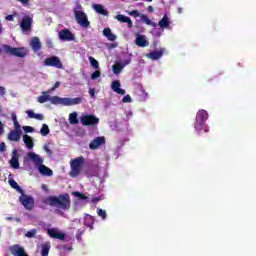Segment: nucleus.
<instances>
[{
	"label": "nucleus",
	"mask_w": 256,
	"mask_h": 256,
	"mask_svg": "<svg viewBox=\"0 0 256 256\" xmlns=\"http://www.w3.org/2000/svg\"><path fill=\"white\" fill-rule=\"evenodd\" d=\"M47 203L50 207H57L58 209H62V211H69L71 209V196L69 193L50 196L47 198Z\"/></svg>",
	"instance_id": "nucleus-1"
},
{
	"label": "nucleus",
	"mask_w": 256,
	"mask_h": 256,
	"mask_svg": "<svg viewBox=\"0 0 256 256\" xmlns=\"http://www.w3.org/2000/svg\"><path fill=\"white\" fill-rule=\"evenodd\" d=\"M2 49L6 55H10L11 57H20V59L27 57L29 54V50L25 47H12L4 44Z\"/></svg>",
	"instance_id": "nucleus-2"
},
{
	"label": "nucleus",
	"mask_w": 256,
	"mask_h": 256,
	"mask_svg": "<svg viewBox=\"0 0 256 256\" xmlns=\"http://www.w3.org/2000/svg\"><path fill=\"white\" fill-rule=\"evenodd\" d=\"M85 163V158L83 156L74 158L70 162V172L69 175L72 178L79 177L81 175V171H83V164Z\"/></svg>",
	"instance_id": "nucleus-3"
},
{
	"label": "nucleus",
	"mask_w": 256,
	"mask_h": 256,
	"mask_svg": "<svg viewBox=\"0 0 256 256\" xmlns=\"http://www.w3.org/2000/svg\"><path fill=\"white\" fill-rule=\"evenodd\" d=\"M209 119V113L206 110H200L196 116V122L194 124L195 131L201 133L205 129V121Z\"/></svg>",
	"instance_id": "nucleus-4"
},
{
	"label": "nucleus",
	"mask_w": 256,
	"mask_h": 256,
	"mask_svg": "<svg viewBox=\"0 0 256 256\" xmlns=\"http://www.w3.org/2000/svg\"><path fill=\"white\" fill-rule=\"evenodd\" d=\"M80 121L84 127H95V125H99V118L93 114L83 115Z\"/></svg>",
	"instance_id": "nucleus-5"
},
{
	"label": "nucleus",
	"mask_w": 256,
	"mask_h": 256,
	"mask_svg": "<svg viewBox=\"0 0 256 256\" xmlns=\"http://www.w3.org/2000/svg\"><path fill=\"white\" fill-rule=\"evenodd\" d=\"M19 201L27 211H32L33 207H35V199L32 196L25 194V191H23L22 196L19 197Z\"/></svg>",
	"instance_id": "nucleus-6"
},
{
	"label": "nucleus",
	"mask_w": 256,
	"mask_h": 256,
	"mask_svg": "<svg viewBox=\"0 0 256 256\" xmlns=\"http://www.w3.org/2000/svg\"><path fill=\"white\" fill-rule=\"evenodd\" d=\"M75 19L77 21L78 25H81V27H89L91 25V22H89V19H87V14L81 10L74 11Z\"/></svg>",
	"instance_id": "nucleus-7"
},
{
	"label": "nucleus",
	"mask_w": 256,
	"mask_h": 256,
	"mask_svg": "<svg viewBox=\"0 0 256 256\" xmlns=\"http://www.w3.org/2000/svg\"><path fill=\"white\" fill-rule=\"evenodd\" d=\"M44 65L46 67H55L56 69H63V62L57 56H51L50 58H46L44 60Z\"/></svg>",
	"instance_id": "nucleus-8"
},
{
	"label": "nucleus",
	"mask_w": 256,
	"mask_h": 256,
	"mask_svg": "<svg viewBox=\"0 0 256 256\" xmlns=\"http://www.w3.org/2000/svg\"><path fill=\"white\" fill-rule=\"evenodd\" d=\"M9 251L13 256H29V254L25 251V248L19 244H14L9 247Z\"/></svg>",
	"instance_id": "nucleus-9"
},
{
	"label": "nucleus",
	"mask_w": 256,
	"mask_h": 256,
	"mask_svg": "<svg viewBox=\"0 0 256 256\" xmlns=\"http://www.w3.org/2000/svg\"><path fill=\"white\" fill-rule=\"evenodd\" d=\"M33 26V18L29 15H25L22 18V21L20 23V27L22 31H31V27Z\"/></svg>",
	"instance_id": "nucleus-10"
},
{
	"label": "nucleus",
	"mask_w": 256,
	"mask_h": 256,
	"mask_svg": "<svg viewBox=\"0 0 256 256\" xmlns=\"http://www.w3.org/2000/svg\"><path fill=\"white\" fill-rule=\"evenodd\" d=\"M59 39L61 41H75V35L69 29H63L59 32Z\"/></svg>",
	"instance_id": "nucleus-11"
},
{
	"label": "nucleus",
	"mask_w": 256,
	"mask_h": 256,
	"mask_svg": "<svg viewBox=\"0 0 256 256\" xmlns=\"http://www.w3.org/2000/svg\"><path fill=\"white\" fill-rule=\"evenodd\" d=\"M47 234L52 239H59L60 241L65 240V235L63 233H61L59 230H57V228H49L47 230Z\"/></svg>",
	"instance_id": "nucleus-12"
},
{
	"label": "nucleus",
	"mask_w": 256,
	"mask_h": 256,
	"mask_svg": "<svg viewBox=\"0 0 256 256\" xmlns=\"http://www.w3.org/2000/svg\"><path fill=\"white\" fill-rule=\"evenodd\" d=\"M21 135H23V132L11 130L7 135V139L8 141H14L15 143H19L21 141Z\"/></svg>",
	"instance_id": "nucleus-13"
},
{
	"label": "nucleus",
	"mask_w": 256,
	"mask_h": 256,
	"mask_svg": "<svg viewBox=\"0 0 256 256\" xmlns=\"http://www.w3.org/2000/svg\"><path fill=\"white\" fill-rule=\"evenodd\" d=\"M101 145H105V137H96L90 142L89 148L92 150H95V149H99Z\"/></svg>",
	"instance_id": "nucleus-14"
},
{
	"label": "nucleus",
	"mask_w": 256,
	"mask_h": 256,
	"mask_svg": "<svg viewBox=\"0 0 256 256\" xmlns=\"http://www.w3.org/2000/svg\"><path fill=\"white\" fill-rule=\"evenodd\" d=\"M10 167H12V169H19V153L17 152V149H14L12 151V158L10 159Z\"/></svg>",
	"instance_id": "nucleus-15"
},
{
	"label": "nucleus",
	"mask_w": 256,
	"mask_h": 256,
	"mask_svg": "<svg viewBox=\"0 0 256 256\" xmlns=\"http://www.w3.org/2000/svg\"><path fill=\"white\" fill-rule=\"evenodd\" d=\"M164 53H165V49L161 48L159 51H153L146 54V57H148V59H152V61H157L158 59L163 57Z\"/></svg>",
	"instance_id": "nucleus-16"
},
{
	"label": "nucleus",
	"mask_w": 256,
	"mask_h": 256,
	"mask_svg": "<svg viewBox=\"0 0 256 256\" xmlns=\"http://www.w3.org/2000/svg\"><path fill=\"white\" fill-rule=\"evenodd\" d=\"M28 158H30L31 161L36 165V167H39L40 165H43V158L39 156L38 154L34 152L28 153Z\"/></svg>",
	"instance_id": "nucleus-17"
},
{
	"label": "nucleus",
	"mask_w": 256,
	"mask_h": 256,
	"mask_svg": "<svg viewBox=\"0 0 256 256\" xmlns=\"http://www.w3.org/2000/svg\"><path fill=\"white\" fill-rule=\"evenodd\" d=\"M111 89L114 93H118V95H125V89H121V82L119 80L112 82Z\"/></svg>",
	"instance_id": "nucleus-18"
},
{
	"label": "nucleus",
	"mask_w": 256,
	"mask_h": 256,
	"mask_svg": "<svg viewBox=\"0 0 256 256\" xmlns=\"http://www.w3.org/2000/svg\"><path fill=\"white\" fill-rule=\"evenodd\" d=\"M83 103V98H66L65 100V107H71L73 105H81Z\"/></svg>",
	"instance_id": "nucleus-19"
},
{
	"label": "nucleus",
	"mask_w": 256,
	"mask_h": 256,
	"mask_svg": "<svg viewBox=\"0 0 256 256\" xmlns=\"http://www.w3.org/2000/svg\"><path fill=\"white\" fill-rule=\"evenodd\" d=\"M116 19H117V21H120V23H127L129 29H131L133 27V21H131V18H129L123 14L117 15Z\"/></svg>",
	"instance_id": "nucleus-20"
},
{
	"label": "nucleus",
	"mask_w": 256,
	"mask_h": 256,
	"mask_svg": "<svg viewBox=\"0 0 256 256\" xmlns=\"http://www.w3.org/2000/svg\"><path fill=\"white\" fill-rule=\"evenodd\" d=\"M23 142L25 146L29 149V151H31V149H33V147L35 146V142H33V137L27 134L23 135Z\"/></svg>",
	"instance_id": "nucleus-21"
},
{
	"label": "nucleus",
	"mask_w": 256,
	"mask_h": 256,
	"mask_svg": "<svg viewBox=\"0 0 256 256\" xmlns=\"http://www.w3.org/2000/svg\"><path fill=\"white\" fill-rule=\"evenodd\" d=\"M135 43L138 47H148L149 42L147 41V38L143 35H138L136 37Z\"/></svg>",
	"instance_id": "nucleus-22"
},
{
	"label": "nucleus",
	"mask_w": 256,
	"mask_h": 256,
	"mask_svg": "<svg viewBox=\"0 0 256 256\" xmlns=\"http://www.w3.org/2000/svg\"><path fill=\"white\" fill-rule=\"evenodd\" d=\"M30 46L33 49V51H40L41 41L39 40V37H33L30 41Z\"/></svg>",
	"instance_id": "nucleus-23"
},
{
	"label": "nucleus",
	"mask_w": 256,
	"mask_h": 256,
	"mask_svg": "<svg viewBox=\"0 0 256 256\" xmlns=\"http://www.w3.org/2000/svg\"><path fill=\"white\" fill-rule=\"evenodd\" d=\"M38 170L41 175H46L47 177H51L53 175V170L43 164L38 167Z\"/></svg>",
	"instance_id": "nucleus-24"
},
{
	"label": "nucleus",
	"mask_w": 256,
	"mask_h": 256,
	"mask_svg": "<svg viewBox=\"0 0 256 256\" xmlns=\"http://www.w3.org/2000/svg\"><path fill=\"white\" fill-rule=\"evenodd\" d=\"M65 101L66 98H61L59 96L50 97V102L52 103V105H64L65 107Z\"/></svg>",
	"instance_id": "nucleus-25"
},
{
	"label": "nucleus",
	"mask_w": 256,
	"mask_h": 256,
	"mask_svg": "<svg viewBox=\"0 0 256 256\" xmlns=\"http://www.w3.org/2000/svg\"><path fill=\"white\" fill-rule=\"evenodd\" d=\"M94 224H95V219H93V216L87 214L84 218L85 227H89V229H93Z\"/></svg>",
	"instance_id": "nucleus-26"
},
{
	"label": "nucleus",
	"mask_w": 256,
	"mask_h": 256,
	"mask_svg": "<svg viewBox=\"0 0 256 256\" xmlns=\"http://www.w3.org/2000/svg\"><path fill=\"white\" fill-rule=\"evenodd\" d=\"M169 23V16H167V14H164L158 25L161 29H167V27H169Z\"/></svg>",
	"instance_id": "nucleus-27"
},
{
	"label": "nucleus",
	"mask_w": 256,
	"mask_h": 256,
	"mask_svg": "<svg viewBox=\"0 0 256 256\" xmlns=\"http://www.w3.org/2000/svg\"><path fill=\"white\" fill-rule=\"evenodd\" d=\"M26 113L29 119H37V121H43L44 119L43 114H35L33 110H27Z\"/></svg>",
	"instance_id": "nucleus-28"
},
{
	"label": "nucleus",
	"mask_w": 256,
	"mask_h": 256,
	"mask_svg": "<svg viewBox=\"0 0 256 256\" xmlns=\"http://www.w3.org/2000/svg\"><path fill=\"white\" fill-rule=\"evenodd\" d=\"M103 35L107 37L108 41H115L117 39V36L111 33V28H104Z\"/></svg>",
	"instance_id": "nucleus-29"
},
{
	"label": "nucleus",
	"mask_w": 256,
	"mask_h": 256,
	"mask_svg": "<svg viewBox=\"0 0 256 256\" xmlns=\"http://www.w3.org/2000/svg\"><path fill=\"white\" fill-rule=\"evenodd\" d=\"M8 183L10 185V187H12V189H15L18 193H20L21 195H23V190L21 189V186H19V184L17 183V181L13 180V179H9Z\"/></svg>",
	"instance_id": "nucleus-30"
},
{
	"label": "nucleus",
	"mask_w": 256,
	"mask_h": 256,
	"mask_svg": "<svg viewBox=\"0 0 256 256\" xmlns=\"http://www.w3.org/2000/svg\"><path fill=\"white\" fill-rule=\"evenodd\" d=\"M93 9L96 13H99V15H107V10H105V7L101 4H94Z\"/></svg>",
	"instance_id": "nucleus-31"
},
{
	"label": "nucleus",
	"mask_w": 256,
	"mask_h": 256,
	"mask_svg": "<svg viewBox=\"0 0 256 256\" xmlns=\"http://www.w3.org/2000/svg\"><path fill=\"white\" fill-rule=\"evenodd\" d=\"M49 251H51V244L45 243L41 245V255L42 256H49Z\"/></svg>",
	"instance_id": "nucleus-32"
},
{
	"label": "nucleus",
	"mask_w": 256,
	"mask_h": 256,
	"mask_svg": "<svg viewBox=\"0 0 256 256\" xmlns=\"http://www.w3.org/2000/svg\"><path fill=\"white\" fill-rule=\"evenodd\" d=\"M125 67V65H122L119 62H116L113 66H112V71L115 75H119V73H121V71H123V68Z\"/></svg>",
	"instance_id": "nucleus-33"
},
{
	"label": "nucleus",
	"mask_w": 256,
	"mask_h": 256,
	"mask_svg": "<svg viewBox=\"0 0 256 256\" xmlns=\"http://www.w3.org/2000/svg\"><path fill=\"white\" fill-rule=\"evenodd\" d=\"M141 21H143V23H145L146 25H151V27H157V24L153 21H151V19H149V17H147V15L142 14L140 16Z\"/></svg>",
	"instance_id": "nucleus-34"
},
{
	"label": "nucleus",
	"mask_w": 256,
	"mask_h": 256,
	"mask_svg": "<svg viewBox=\"0 0 256 256\" xmlns=\"http://www.w3.org/2000/svg\"><path fill=\"white\" fill-rule=\"evenodd\" d=\"M42 94H43V95H41V96H39V97L37 98L38 103L43 104V103H47V101H50V100H51V96H49V95L47 94V92H42Z\"/></svg>",
	"instance_id": "nucleus-35"
},
{
	"label": "nucleus",
	"mask_w": 256,
	"mask_h": 256,
	"mask_svg": "<svg viewBox=\"0 0 256 256\" xmlns=\"http://www.w3.org/2000/svg\"><path fill=\"white\" fill-rule=\"evenodd\" d=\"M70 125H77L79 123V118H77V112H73L69 115Z\"/></svg>",
	"instance_id": "nucleus-36"
},
{
	"label": "nucleus",
	"mask_w": 256,
	"mask_h": 256,
	"mask_svg": "<svg viewBox=\"0 0 256 256\" xmlns=\"http://www.w3.org/2000/svg\"><path fill=\"white\" fill-rule=\"evenodd\" d=\"M51 130H49V126L47 124H43L42 128L40 129V133L41 135H43V137H47V134L50 133Z\"/></svg>",
	"instance_id": "nucleus-37"
},
{
	"label": "nucleus",
	"mask_w": 256,
	"mask_h": 256,
	"mask_svg": "<svg viewBox=\"0 0 256 256\" xmlns=\"http://www.w3.org/2000/svg\"><path fill=\"white\" fill-rule=\"evenodd\" d=\"M89 61H90L91 67H93L94 69H97L99 67V61H97V59L90 56Z\"/></svg>",
	"instance_id": "nucleus-38"
},
{
	"label": "nucleus",
	"mask_w": 256,
	"mask_h": 256,
	"mask_svg": "<svg viewBox=\"0 0 256 256\" xmlns=\"http://www.w3.org/2000/svg\"><path fill=\"white\" fill-rule=\"evenodd\" d=\"M36 235H37V229H32L25 234V237H28V239H33V237H35Z\"/></svg>",
	"instance_id": "nucleus-39"
},
{
	"label": "nucleus",
	"mask_w": 256,
	"mask_h": 256,
	"mask_svg": "<svg viewBox=\"0 0 256 256\" xmlns=\"http://www.w3.org/2000/svg\"><path fill=\"white\" fill-rule=\"evenodd\" d=\"M75 197H78V199H81L82 201H85L87 199V196L79 191L72 193Z\"/></svg>",
	"instance_id": "nucleus-40"
},
{
	"label": "nucleus",
	"mask_w": 256,
	"mask_h": 256,
	"mask_svg": "<svg viewBox=\"0 0 256 256\" xmlns=\"http://www.w3.org/2000/svg\"><path fill=\"white\" fill-rule=\"evenodd\" d=\"M126 13L131 17H141V13H139V10L126 11Z\"/></svg>",
	"instance_id": "nucleus-41"
},
{
	"label": "nucleus",
	"mask_w": 256,
	"mask_h": 256,
	"mask_svg": "<svg viewBox=\"0 0 256 256\" xmlns=\"http://www.w3.org/2000/svg\"><path fill=\"white\" fill-rule=\"evenodd\" d=\"M98 217H102V219H107V212L101 208L97 209Z\"/></svg>",
	"instance_id": "nucleus-42"
},
{
	"label": "nucleus",
	"mask_w": 256,
	"mask_h": 256,
	"mask_svg": "<svg viewBox=\"0 0 256 256\" xmlns=\"http://www.w3.org/2000/svg\"><path fill=\"white\" fill-rule=\"evenodd\" d=\"M103 199H105L103 195L100 197H93L91 199V203H93V205H97V203H99V201H103Z\"/></svg>",
	"instance_id": "nucleus-43"
},
{
	"label": "nucleus",
	"mask_w": 256,
	"mask_h": 256,
	"mask_svg": "<svg viewBox=\"0 0 256 256\" xmlns=\"http://www.w3.org/2000/svg\"><path fill=\"white\" fill-rule=\"evenodd\" d=\"M99 77H101V71H99V70H96L94 73H92V75H91V79L93 80V81H95V79H99Z\"/></svg>",
	"instance_id": "nucleus-44"
},
{
	"label": "nucleus",
	"mask_w": 256,
	"mask_h": 256,
	"mask_svg": "<svg viewBox=\"0 0 256 256\" xmlns=\"http://www.w3.org/2000/svg\"><path fill=\"white\" fill-rule=\"evenodd\" d=\"M22 129L25 133H33V131H35V128L31 126H23Z\"/></svg>",
	"instance_id": "nucleus-45"
},
{
	"label": "nucleus",
	"mask_w": 256,
	"mask_h": 256,
	"mask_svg": "<svg viewBox=\"0 0 256 256\" xmlns=\"http://www.w3.org/2000/svg\"><path fill=\"white\" fill-rule=\"evenodd\" d=\"M14 131L23 133V131L21 130V124H19V121L14 122Z\"/></svg>",
	"instance_id": "nucleus-46"
},
{
	"label": "nucleus",
	"mask_w": 256,
	"mask_h": 256,
	"mask_svg": "<svg viewBox=\"0 0 256 256\" xmlns=\"http://www.w3.org/2000/svg\"><path fill=\"white\" fill-rule=\"evenodd\" d=\"M122 103H131V96L126 95L122 98Z\"/></svg>",
	"instance_id": "nucleus-47"
},
{
	"label": "nucleus",
	"mask_w": 256,
	"mask_h": 256,
	"mask_svg": "<svg viewBox=\"0 0 256 256\" xmlns=\"http://www.w3.org/2000/svg\"><path fill=\"white\" fill-rule=\"evenodd\" d=\"M5 133V124L0 121V135H3Z\"/></svg>",
	"instance_id": "nucleus-48"
},
{
	"label": "nucleus",
	"mask_w": 256,
	"mask_h": 256,
	"mask_svg": "<svg viewBox=\"0 0 256 256\" xmlns=\"http://www.w3.org/2000/svg\"><path fill=\"white\" fill-rule=\"evenodd\" d=\"M5 93H6L5 87L0 86V97H5Z\"/></svg>",
	"instance_id": "nucleus-49"
},
{
	"label": "nucleus",
	"mask_w": 256,
	"mask_h": 256,
	"mask_svg": "<svg viewBox=\"0 0 256 256\" xmlns=\"http://www.w3.org/2000/svg\"><path fill=\"white\" fill-rule=\"evenodd\" d=\"M61 85V82H55L54 86L50 89V91H55Z\"/></svg>",
	"instance_id": "nucleus-50"
},
{
	"label": "nucleus",
	"mask_w": 256,
	"mask_h": 256,
	"mask_svg": "<svg viewBox=\"0 0 256 256\" xmlns=\"http://www.w3.org/2000/svg\"><path fill=\"white\" fill-rule=\"evenodd\" d=\"M5 147H6L5 142H1L0 143V153H3L5 151Z\"/></svg>",
	"instance_id": "nucleus-51"
},
{
	"label": "nucleus",
	"mask_w": 256,
	"mask_h": 256,
	"mask_svg": "<svg viewBox=\"0 0 256 256\" xmlns=\"http://www.w3.org/2000/svg\"><path fill=\"white\" fill-rule=\"evenodd\" d=\"M19 3H22L25 6L29 5V0H17Z\"/></svg>",
	"instance_id": "nucleus-52"
},
{
	"label": "nucleus",
	"mask_w": 256,
	"mask_h": 256,
	"mask_svg": "<svg viewBox=\"0 0 256 256\" xmlns=\"http://www.w3.org/2000/svg\"><path fill=\"white\" fill-rule=\"evenodd\" d=\"M44 151H46L48 155H53V151H51V149H49L47 146H44Z\"/></svg>",
	"instance_id": "nucleus-53"
},
{
	"label": "nucleus",
	"mask_w": 256,
	"mask_h": 256,
	"mask_svg": "<svg viewBox=\"0 0 256 256\" xmlns=\"http://www.w3.org/2000/svg\"><path fill=\"white\" fill-rule=\"evenodd\" d=\"M14 20V16L13 15H7L6 16V21H13Z\"/></svg>",
	"instance_id": "nucleus-54"
},
{
	"label": "nucleus",
	"mask_w": 256,
	"mask_h": 256,
	"mask_svg": "<svg viewBox=\"0 0 256 256\" xmlns=\"http://www.w3.org/2000/svg\"><path fill=\"white\" fill-rule=\"evenodd\" d=\"M89 94L92 98L95 97V89H90Z\"/></svg>",
	"instance_id": "nucleus-55"
},
{
	"label": "nucleus",
	"mask_w": 256,
	"mask_h": 256,
	"mask_svg": "<svg viewBox=\"0 0 256 256\" xmlns=\"http://www.w3.org/2000/svg\"><path fill=\"white\" fill-rule=\"evenodd\" d=\"M147 11H148L149 13H153V11H154L153 6H148V7H147Z\"/></svg>",
	"instance_id": "nucleus-56"
},
{
	"label": "nucleus",
	"mask_w": 256,
	"mask_h": 256,
	"mask_svg": "<svg viewBox=\"0 0 256 256\" xmlns=\"http://www.w3.org/2000/svg\"><path fill=\"white\" fill-rule=\"evenodd\" d=\"M177 11H178L179 14H181V13H183V8L179 7V8L177 9Z\"/></svg>",
	"instance_id": "nucleus-57"
},
{
	"label": "nucleus",
	"mask_w": 256,
	"mask_h": 256,
	"mask_svg": "<svg viewBox=\"0 0 256 256\" xmlns=\"http://www.w3.org/2000/svg\"><path fill=\"white\" fill-rule=\"evenodd\" d=\"M12 120L14 121V123L17 121V116L16 115H13L12 116Z\"/></svg>",
	"instance_id": "nucleus-58"
},
{
	"label": "nucleus",
	"mask_w": 256,
	"mask_h": 256,
	"mask_svg": "<svg viewBox=\"0 0 256 256\" xmlns=\"http://www.w3.org/2000/svg\"><path fill=\"white\" fill-rule=\"evenodd\" d=\"M129 63H131V60H126V61L124 62V66H125V65H129Z\"/></svg>",
	"instance_id": "nucleus-59"
},
{
	"label": "nucleus",
	"mask_w": 256,
	"mask_h": 256,
	"mask_svg": "<svg viewBox=\"0 0 256 256\" xmlns=\"http://www.w3.org/2000/svg\"><path fill=\"white\" fill-rule=\"evenodd\" d=\"M7 221H13V217H7Z\"/></svg>",
	"instance_id": "nucleus-60"
},
{
	"label": "nucleus",
	"mask_w": 256,
	"mask_h": 256,
	"mask_svg": "<svg viewBox=\"0 0 256 256\" xmlns=\"http://www.w3.org/2000/svg\"><path fill=\"white\" fill-rule=\"evenodd\" d=\"M148 3H151V1H153V0H146Z\"/></svg>",
	"instance_id": "nucleus-61"
},
{
	"label": "nucleus",
	"mask_w": 256,
	"mask_h": 256,
	"mask_svg": "<svg viewBox=\"0 0 256 256\" xmlns=\"http://www.w3.org/2000/svg\"><path fill=\"white\" fill-rule=\"evenodd\" d=\"M0 33H1V24H0Z\"/></svg>",
	"instance_id": "nucleus-62"
},
{
	"label": "nucleus",
	"mask_w": 256,
	"mask_h": 256,
	"mask_svg": "<svg viewBox=\"0 0 256 256\" xmlns=\"http://www.w3.org/2000/svg\"><path fill=\"white\" fill-rule=\"evenodd\" d=\"M0 55H1V48H0Z\"/></svg>",
	"instance_id": "nucleus-63"
}]
</instances>
